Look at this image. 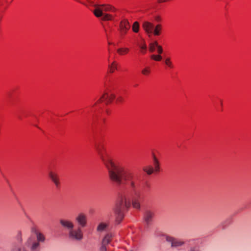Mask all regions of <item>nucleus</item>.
Masks as SVG:
<instances>
[{
  "instance_id": "obj_1",
  "label": "nucleus",
  "mask_w": 251,
  "mask_h": 251,
  "mask_svg": "<svg viewBox=\"0 0 251 251\" xmlns=\"http://www.w3.org/2000/svg\"><path fill=\"white\" fill-rule=\"evenodd\" d=\"M96 149L107 169L110 180L118 185L128 183L131 196L132 206L134 208L139 209L142 194L135 180L133 172L123 165L114 163L105 152L103 145H97Z\"/></svg>"
},
{
  "instance_id": "obj_2",
  "label": "nucleus",
  "mask_w": 251,
  "mask_h": 251,
  "mask_svg": "<svg viewBox=\"0 0 251 251\" xmlns=\"http://www.w3.org/2000/svg\"><path fill=\"white\" fill-rule=\"evenodd\" d=\"M130 206V201L126 196L122 195L119 198L113 208L117 224H119L123 220L125 212L127 210Z\"/></svg>"
},
{
  "instance_id": "obj_3",
  "label": "nucleus",
  "mask_w": 251,
  "mask_h": 251,
  "mask_svg": "<svg viewBox=\"0 0 251 251\" xmlns=\"http://www.w3.org/2000/svg\"><path fill=\"white\" fill-rule=\"evenodd\" d=\"M158 237L161 240L165 239L167 242L171 243V246L173 248L182 247L185 243V241L182 239L167 235L162 232H158Z\"/></svg>"
},
{
  "instance_id": "obj_4",
  "label": "nucleus",
  "mask_w": 251,
  "mask_h": 251,
  "mask_svg": "<svg viewBox=\"0 0 251 251\" xmlns=\"http://www.w3.org/2000/svg\"><path fill=\"white\" fill-rule=\"evenodd\" d=\"M95 7L96 8L94 10L93 13L94 15L98 18L102 17V16L103 15V11H115L116 10L114 7H112L109 5L101 4L96 5Z\"/></svg>"
},
{
  "instance_id": "obj_5",
  "label": "nucleus",
  "mask_w": 251,
  "mask_h": 251,
  "mask_svg": "<svg viewBox=\"0 0 251 251\" xmlns=\"http://www.w3.org/2000/svg\"><path fill=\"white\" fill-rule=\"evenodd\" d=\"M69 237L76 241H80L83 239V232L80 227H77L76 228H73L68 232Z\"/></svg>"
},
{
  "instance_id": "obj_6",
  "label": "nucleus",
  "mask_w": 251,
  "mask_h": 251,
  "mask_svg": "<svg viewBox=\"0 0 251 251\" xmlns=\"http://www.w3.org/2000/svg\"><path fill=\"white\" fill-rule=\"evenodd\" d=\"M142 26L149 37H150L153 33L155 35H157V26H154L151 23L144 22Z\"/></svg>"
},
{
  "instance_id": "obj_7",
  "label": "nucleus",
  "mask_w": 251,
  "mask_h": 251,
  "mask_svg": "<svg viewBox=\"0 0 251 251\" xmlns=\"http://www.w3.org/2000/svg\"><path fill=\"white\" fill-rule=\"evenodd\" d=\"M115 98V95L114 94H111L109 95L107 92H105L94 105H96L98 102H101L102 101H104L106 104H108L111 103Z\"/></svg>"
},
{
  "instance_id": "obj_8",
  "label": "nucleus",
  "mask_w": 251,
  "mask_h": 251,
  "mask_svg": "<svg viewBox=\"0 0 251 251\" xmlns=\"http://www.w3.org/2000/svg\"><path fill=\"white\" fill-rule=\"evenodd\" d=\"M75 220L78 225V227H84L87 225V216L83 213H79L75 218Z\"/></svg>"
},
{
  "instance_id": "obj_9",
  "label": "nucleus",
  "mask_w": 251,
  "mask_h": 251,
  "mask_svg": "<svg viewBox=\"0 0 251 251\" xmlns=\"http://www.w3.org/2000/svg\"><path fill=\"white\" fill-rule=\"evenodd\" d=\"M59 223L64 228L68 230V232L75 227L74 223L69 220L61 219L59 220Z\"/></svg>"
},
{
  "instance_id": "obj_10",
  "label": "nucleus",
  "mask_w": 251,
  "mask_h": 251,
  "mask_svg": "<svg viewBox=\"0 0 251 251\" xmlns=\"http://www.w3.org/2000/svg\"><path fill=\"white\" fill-rule=\"evenodd\" d=\"M153 214L150 211H147L144 216V220L146 224L147 227H149L151 224L152 222Z\"/></svg>"
},
{
  "instance_id": "obj_11",
  "label": "nucleus",
  "mask_w": 251,
  "mask_h": 251,
  "mask_svg": "<svg viewBox=\"0 0 251 251\" xmlns=\"http://www.w3.org/2000/svg\"><path fill=\"white\" fill-rule=\"evenodd\" d=\"M49 176L56 187L58 188L60 185V181L58 175L52 171H50L49 173Z\"/></svg>"
},
{
  "instance_id": "obj_12",
  "label": "nucleus",
  "mask_w": 251,
  "mask_h": 251,
  "mask_svg": "<svg viewBox=\"0 0 251 251\" xmlns=\"http://www.w3.org/2000/svg\"><path fill=\"white\" fill-rule=\"evenodd\" d=\"M130 28V25L128 22L126 20H124L120 23V28L122 33L126 34Z\"/></svg>"
},
{
  "instance_id": "obj_13",
  "label": "nucleus",
  "mask_w": 251,
  "mask_h": 251,
  "mask_svg": "<svg viewBox=\"0 0 251 251\" xmlns=\"http://www.w3.org/2000/svg\"><path fill=\"white\" fill-rule=\"evenodd\" d=\"M35 233L36 235L37 242H44L45 241V237L42 233L35 231Z\"/></svg>"
},
{
  "instance_id": "obj_14",
  "label": "nucleus",
  "mask_w": 251,
  "mask_h": 251,
  "mask_svg": "<svg viewBox=\"0 0 251 251\" xmlns=\"http://www.w3.org/2000/svg\"><path fill=\"white\" fill-rule=\"evenodd\" d=\"M111 237H112L111 234H106L102 240V245H104V246H106L107 244H108L110 242Z\"/></svg>"
},
{
  "instance_id": "obj_15",
  "label": "nucleus",
  "mask_w": 251,
  "mask_h": 251,
  "mask_svg": "<svg viewBox=\"0 0 251 251\" xmlns=\"http://www.w3.org/2000/svg\"><path fill=\"white\" fill-rule=\"evenodd\" d=\"M107 225L105 223H100L97 227V230L98 231H103L106 227H107Z\"/></svg>"
},
{
  "instance_id": "obj_16",
  "label": "nucleus",
  "mask_w": 251,
  "mask_h": 251,
  "mask_svg": "<svg viewBox=\"0 0 251 251\" xmlns=\"http://www.w3.org/2000/svg\"><path fill=\"white\" fill-rule=\"evenodd\" d=\"M129 51V49L127 48H119L117 50V52L120 55L126 54Z\"/></svg>"
},
{
  "instance_id": "obj_17",
  "label": "nucleus",
  "mask_w": 251,
  "mask_h": 251,
  "mask_svg": "<svg viewBox=\"0 0 251 251\" xmlns=\"http://www.w3.org/2000/svg\"><path fill=\"white\" fill-rule=\"evenodd\" d=\"M109 67L110 68V73H113L115 70L117 69V63L114 61L110 65H109Z\"/></svg>"
},
{
  "instance_id": "obj_18",
  "label": "nucleus",
  "mask_w": 251,
  "mask_h": 251,
  "mask_svg": "<svg viewBox=\"0 0 251 251\" xmlns=\"http://www.w3.org/2000/svg\"><path fill=\"white\" fill-rule=\"evenodd\" d=\"M139 29V24L138 22H135L132 25V30L134 32H138Z\"/></svg>"
},
{
  "instance_id": "obj_19",
  "label": "nucleus",
  "mask_w": 251,
  "mask_h": 251,
  "mask_svg": "<svg viewBox=\"0 0 251 251\" xmlns=\"http://www.w3.org/2000/svg\"><path fill=\"white\" fill-rule=\"evenodd\" d=\"M10 251H26L24 248L20 247L17 245H14Z\"/></svg>"
},
{
  "instance_id": "obj_20",
  "label": "nucleus",
  "mask_w": 251,
  "mask_h": 251,
  "mask_svg": "<svg viewBox=\"0 0 251 251\" xmlns=\"http://www.w3.org/2000/svg\"><path fill=\"white\" fill-rule=\"evenodd\" d=\"M143 170L144 172H146L148 175H151L153 172V168L151 166L148 167H144Z\"/></svg>"
},
{
  "instance_id": "obj_21",
  "label": "nucleus",
  "mask_w": 251,
  "mask_h": 251,
  "mask_svg": "<svg viewBox=\"0 0 251 251\" xmlns=\"http://www.w3.org/2000/svg\"><path fill=\"white\" fill-rule=\"evenodd\" d=\"M102 16V17L101 19L103 21H109L112 19V16L110 14L103 13V15Z\"/></svg>"
},
{
  "instance_id": "obj_22",
  "label": "nucleus",
  "mask_w": 251,
  "mask_h": 251,
  "mask_svg": "<svg viewBox=\"0 0 251 251\" xmlns=\"http://www.w3.org/2000/svg\"><path fill=\"white\" fill-rule=\"evenodd\" d=\"M141 72L143 75H147L151 73V69L149 67H147L144 68Z\"/></svg>"
},
{
  "instance_id": "obj_23",
  "label": "nucleus",
  "mask_w": 251,
  "mask_h": 251,
  "mask_svg": "<svg viewBox=\"0 0 251 251\" xmlns=\"http://www.w3.org/2000/svg\"><path fill=\"white\" fill-rule=\"evenodd\" d=\"M40 244L37 242H34L31 246V250L32 251H36V250L39 247Z\"/></svg>"
},
{
  "instance_id": "obj_24",
  "label": "nucleus",
  "mask_w": 251,
  "mask_h": 251,
  "mask_svg": "<svg viewBox=\"0 0 251 251\" xmlns=\"http://www.w3.org/2000/svg\"><path fill=\"white\" fill-rule=\"evenodd\" d=\"M157 45V41H155L154 43H151L149 47V50L150 52H152L155 50V46Z\"/></svg>"
},
{
  "instance_id": "obj_25",
  "label": "nucleus",
  "mask_w": 251,
  "mask_h": 251,
  "mask_svg": "<svg viewBox=\"0 0 251 251\" xmlns=\"http://www.w3.org/2000/svg\"><path fill=\"white\" fill-rule=\"evenodd\" d=\"M164 63L165 64L167 65L168 67H170V68H173V64H172V62L171 61V59L169 57H167L166 58L165 60H164Z\"/></svg>"
},
{
  "instance_id": "obj_26",
  "label": "nucleus",
  "mask_w": 251,
  "mask_h": 251,
  "mask_svg": "<svg viewBox=\"0 0 251 251\" xmlns=\"http://www.w3.org/2000/svg\"><path fill=\"white\" fill-rule=\"evenodd\" d=\"M16 238L19 243H22L23 241L22 234L21 231H19L16 236Z\"/></svg>"
},
{
  "instance_id": "obj_27",
  "label": "nucleus",
  "mask_w": 251,
  "mask_h": 251,
  "mask_svg": "<svg viewBox=\"0 0 251 251\" xmlns=\"http://www.w3.org/2000/svg\"><path fill=\"white\" fill-rule=\"evenodd\" d=\"M33 240V239L31 236L29 237L27 239V241L25 242V246H27V247L31 245V244L32 243Z\"/></svg>"
},
{
  "instance_id": "obj_28",
  "label": "nucleus",
  "mask_w": 251,
  "mask_h": 251,
  "mask_svg": "<svg viewBox=\"0 0 251 251\" xmlns=\"http://www.w3.org/2000/svg\"><path fill=\"white\" fill-rule=\"evenodd\" d=\"M163 52V49L161 46L158 45V54H161Z\"/></svg>"
},
{
  "instance_id": "obj_29",
  "label": "nucleus",
  "mask_w": 251,
  "mask_h": 251,
  "mask_svg": "<svg viewBox=\"0 0 251 251\" xmlns=\"http://www.w3.org/2000/svg\"><path fill=\"white\" fill-rule=\"evenodd\" d=\"M139 47L141 50H146L147 49V46L145 43H144L143 45H140Z\"/></svg>"
},
{
  "instance_id": "obj_30",
  "label": "nucleus",
  "mask_w": 251,
  "mask_h": 251,
  "mask_svg": "<svg viewBox=\"0 0 251 251\" xmlns=\"http://www.w3.org/2000/svg\"><path fill=\"white\" fill-rule=\"evenodd\" d=\"M100 251H107V248L106 247V246L102 245V246L100 248Z\"/></svg>"
},
{
  "instance_id": "obj_31",
  "label": "nucleus",
  "mask_w": 251,
  "mask_h": 251,
  "mask_svg": "<svg viewBox=\"0 0 251 251\" xmlns=\"http://www.w3.org/2000/svg\"><path fill=\"white\" fill-rule=\"evenodd\" d=\"M162 29L161 26L160 25L158 24V35L160 34V31Z\"/></svg>"
},
{
  "instance_id": "obj_32",
  "label": "nucleus",
  "mask_w": 251,
  "mask_h": 251,
  "mask_svg": "<svg viewBox=\"0 0 251 251\" xmlns=\"http://www.w3.org/2000/svg\"><path fill=\"white\" fill-rule=\"evenodd\" d=\"M123 100V98L122 97H119L117 99V101L119 102H122Z\"/></svg>"
},
{
  "instance_id": "obj_33",
  "label": "nucleus",
  "mask_w": 251,
  "mask_h": 251,
  "mask_svg": "<svg viewBox=\"0 0 251 251\" xmlns=\"http://www.w3.org/2000/svg\"><path fill=\"white\" fill-rule=\"evenodd\" d=\"M151 59H153V60H154L155 61H157V56L156 55H152L151 56Z\"/></svg>"
},
{
  "instance_id": "obj_34",
  "label": "nucleus",
  "mask_w": 251,
  "mask_h": 251,
  "mask_svg": "<svg viewBox=\"0 0 251 251\" xmlns=\"http://www.w3.org/2000/svg\"><path fill=\"white\" fill-rule=\"evenodd\" d=\"M162 59V56L160 54H158V61H161Z\"/></svg>"
},
{
  "instance_id": "obj_35",
  "label": "nucleus",
  "mask_w": 251,
  "mask_h": 251,
  "mask_svg": "<svg viewBox=\"0 0 251 251\" xmlns=\"http://www.w3.org/2000/svg\"><path fill=\"white\" fill-rule=\"evenodd\" d=\"M190 251H198L195 250L194 248H191L190 249Z\"/></svg>"
},
{
  "instance_id": "obj_36",
  "label": "nucleus",
  "mask_w": 251,
  "mask_h": 251,
  "mask_svg": "<svg viewBox=\"0 0 251 251\" xmlns=\"http://www.w3.org/2000/svg\"><path fill=\"white\" fill-rule=\"evenodd\" d=\"M142 52L143 53H145V52H146V50H142Z\"/></svg>"
},
{
  "instance_id": "obj_37",
  "label": "nucleus",
  "mask_w": 251,
  "mask_h": 251,
  "mask_svg": "<svg viewBox=\"0 0 251 251\" xmlns=\"http://www.w3.org/2000/svg\"><path fill=\"white\" fill-rule=\"evenodd\" d=\"M154 158L155 161H156V157L155 156H154Z\"/></svg>"
}]
</instances>
